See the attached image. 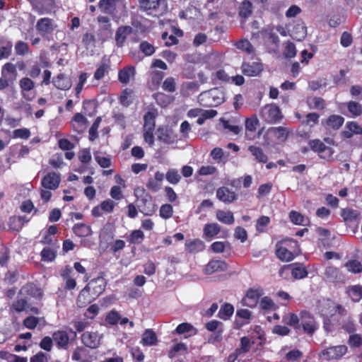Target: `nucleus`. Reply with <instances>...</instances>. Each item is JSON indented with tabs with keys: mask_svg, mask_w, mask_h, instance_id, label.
<instances>
[{
	"mask_svg": "<svg viewBox=\"0 0 362 362\" xmlns=\"http://www.w3.org/2000/svg\"><path fill=\"white\" fill-rule=\"evenodd\" d=\"M345 311L342 305L336 304L334 301L327 300L320 307V313L325 317H331L336 313L342 315Z\"/></svg>",
	"mask_w": 362,
	"mask_h": 362,
	"instance_id": "9",
	"label": "nucleus"
},
{
	"mask_svg": "<svg viewBox=\"0 0 362 362\" xmlns=\"http://www.w3.org/2000/svg\"><path fill=\"white\" fill-rule=\"evenodd\" d=\"M308 145L313 152L317 153L323 159L331 158L334 153L331 146H326L323 141L318 139L310 140Z\"/></svg>",
	"mask_w": 362,
	"mask_h": 362,
	"instance_id": "7",
	"label": "nucleus"
},
{
	"mask_svg": "<svg viewBox=\"0 0 362 362\" xmlns=\"http://www.w3.org/2000/svg\"><path fill=\"white\" fill-rule=\"evenodd\" d=\"M165 178L168 182L173 185L177 184L180 180L181 176L176 169H169L165 175Z\"/></svg>",
	"mask_w": 362,
	"mask_h": 362,
	"instance_id": "55",
	"label": "nucleus"
},
{
	"mask_svg": "<svg viewBox=\"0 0 362 362\" xmlns=\"http://www.w3.org/2000/svg\"><path fill=\"white\" fill-rule=\"evenodd\" d=\"M199 100L201 105L205 107L217 106L223 102V93L218 88H214L201 93Z\"/></svg>",
	"mask_w": 362,
	"mask_h": 362,
	"instance_id": "4",
	"label": "nucleus"
},
{
	"mask_svg": "<svg viewBox=\"0 0 362 362\" xmlns=\"http://www.w3.org/2000/svg\"><path fill=\"white\" fill-rule=\"evenodd\" d=\"M325 278L330 282L334 284H344L345 276L344 274L337 267H327L325 272Z\"/></svg>",
	"mask_w": 362,
	"mask_h": 362,
	"instance_id": "16",
	"label": "nucleus"
},
{
	"mask_svg": "<svg viewBox=\"0 0 362 362\" xmlns=\"http://www.w3.org/2000/svg\"><path fill=\"white\" fill-rule=\"evenodd\" d=\"M144 239V234L141 230H134L128 237V241L131 244L139 245Z\"/></svg>",
	"mask_w": 362,
	"mask_h": 362,
	"instance_id": "47",
	"label": "nucleus"
},
{
	"mask_svg": "<svg viewBox=\"0 0 362 362\" xmlns=\"http://www.w3.org/2000/svg\"><path fill=\"white\" fill-rule=\"evenodd\" d=\"M132 90L129 88L124 89L119 96V103L124 107H128L132 103V100L130 98L132 94Z\"/></svg>",
	"mask_w": 362,
	"mask_h": 362,
	"instance_id": "54",
	"label": "nucleus"
},
{
	"mask_svg": "<svg viewBox=\"0 0 362 362\" xmlns=\"http://www.w3.org/2000/svg\"><path fill=\"white\" fill-rule=\"evenodd\" d=\"M313 102V105H311L309 101H308V104L310 109H315L323 110L325 108L326 104L325 100L321 97H313L311 98Z\"/></svg>",
	"mask_w": 362,
	"mask_h": 362,
	"instance_id": "59",
	"label": "nucleus"
},
{
	"mask_svg": "<svg viewBox=\"0 0 362 362\" xmlns=\"http://www.w3.org/2000/svg\"><path fill=\"white\" fill-rule=\"evenodd\" d=\"M282 322L293 327L296 330L300 329V315L296 313H288L282 317Z\"/></svg>",
	"mask_w": 362,
	"mask_h": 362,
	"instance_id": "31",
	"label": "nucleus"
},
{
	"mask_svg": "<svg viewBox=\"0 0 362 362\" xmlns=\"http://www.w3.org/2000/svg\"><path fill=\"white\" fill-rule=\"evenodd\" d=\"M81 341L86 346L91 349H95L100 344V339L95 332H84L81 336Z\"/></svg>",
	"mask_w": 362,
	"mask_h": 362,
	"instance_id": "27",
	"label": "nucleus"
},
{
	"mask_svg": "<svg viewBox=\"0 0 362 362\" xmlns=\"http://www.w3.org/2000/svg\"><path fill=\"white\" fill-rule=\"evenodd\" d=\"M234 313V307L232 304L225 303L221 306L217 317L223 320H229Z\"/></svg>",
	"mask_w": 362,
	"mask_h": 362,
	"instance_id": "38",
	"label": "nucleus"
},
{
	"mask_svg": "<svg viewBox=\"0 0 362 362\" xmlns=\"http://www.w3.org/2000/svg\"><path fill=\"white\" fill-rule=\"evenodd\" d=\"M235 47L247 54H252L255 51L252 45L246 39L236 42Z\"/></svg>",
	"mask_w": 362,
	"mask_h": 362,
	"instance_id": "49",
	"label": "nucleus"
},
{
	"mask_svg": "<svg viewBox=\"0 0 362 362\" xmlns=\"http://www.w3.org/2000/svg\"><path fill=\"white\" fill-rule=\"evenodd\" d=\"M19 86L22 91H30L34 88L35 83L30 78L24 77L20 80Z\"/></svg>",
	"mask_w": 362,
	"mask_h": 362,
	"instance_id": "63",
	"label": "nucleus"
},
{
	"mask_svg": "<svg viewBox=\"0 0 362 362\" xmlns=\"http://www.w3.org/2000/svg\"><path fill=\"white\" fill-rule=\"evenodd\" d=\"M52 19L49 18H40L36 23V30L43 37H47L56 28Z\"/></svg>",
	"mask_w": 362,
	"mask_h": 362,
	"instance_id": "11",
	"label": "nucleus"
},
{
	"mask_svg": "<svg viewBox=\"0 0 362 362\" xmlns=\"http://www.w3.org/2000/svg\"><path fill=\"white\" fill-rule=\"evenodd\" d=\"M8 74L16 75V65L11 63H6L1 68V76L8 77Z\"/></svg>",
	"mask_w": 362,
	"mask_h": 362,
	"instance_id": "64",
	"label": "nucleus"
},
{
	"mask_svg": "<svg viewBox=\"0 0 362 362\" xmlns=\"http://www.w3.org/2000/svg\"><path fill=\"white\" fill-rule=\"evenodd\" d=\"M248 151L255 157V160L259 163H267L268 161V156L264 153L261 147L257 146H250Z\"/></svg>",
	"mask_w": 362,
	"mask_h": 362,
	"instance_id": "36",
	"label": "nucleus"
},
{
	"mask_svg": "<svg viewBox=\"0 0 362 362\" xmlns=\"http://www.w3.org/2000/svg\"><path fill=\"white\" fill-rule=\"evenodd\" d=\"M220 232L221 226L217 223H206L203 228L204 236L208 240H211Z\"/></svg>",
	"mask_w": 362,
	"mask_h": 362,
	"instance_id": "28",
	"label": "nucleus"
},
{
	"mask_svg": "<svg viewBox=\"0 0 362 362\" xmlns=\"http://www.w3.org/2000/svg\"><path fill=\"white\" fill-rule=\"evenodd\" d=\"M276 257L282 262H291L300 252L298 242L293 238H285L275 245Z\"/></svg>",
	"mask_w": 362,
	"mask_h": 362,
	"instance_id": "1",
	"label": "nucleus"
},
{
	"mask_svg": "<svg viewBox=\"0 0 362 362\" xmlns=\"http://www.w3.org/2000/svg\"><path fill=\"white\" fill-rule=\"evenodd\" d=\"M216 217L218 221L224 224L232 225L235 222L233 214L230 211L217 210Z\"/></svg>",
	"mask_w": 362,
	"mask_h": 362,
	"instance_id": "35",
	"label": "nucleus"
},
{
	"mask_svg": "<svg viewBox=\"0 0 362 362\" xmlns=\"http://www.w3.org/2000/svg\"><path fill=\"white\" fill-rule=\"evenodd\" d=\"M252 4L248 0H244L239 7V16L242 18H247L252 13Z\"/></svg>",
	"mask_w": 362,
	"mask_h": 362,
	"instance_id": "44",
	"label": "nucleus"
},
{
	"mask_svg": "<svg viewBox=\"0 0 362 362\" xmlns=\"http://www.w3.org/2000/svg\"><path fill=\"white\" fill-rule=\"evenodd\" d=\"M156 114L148 111L144 116V129H155Z\"/></svg>",
	"mask_w": 362,
	"mask_h": 362,
	"instance_id": "45",
	"label": "nucleus"
},
{
	"mask_svg": "<svg viewBox=\"0 0 362 362\" xmlns=\"http://www.w3.org/2000/svg\"><path fill=\"white\" fill-rule=\"evenodd\" d=\"M348 111L353 117H358L362 115V105L355 101H349L346 105Z\"/></svg>",
	"mask_w": 362,
	"mask_h": 362,
	"instance_id": "48",
	"label": "nucleus"
},
{
	"mask_svg": "<svg viewBox=\"0 0 362 362\" xmlns=\"http://www.w3.org/2000/svg\"><path fill=\"white\" fill-rule=\"evenodd\" d=\"M53 85L59 90H69L72 83L71 78L66 76L64 74H59L57 76H54L52 79Z\"/></svg>",
	"mask_w": 362,
	"mask_h": 362,
	"instance_id": "24",
	"label": "nucleus"
},
{
	"mask_svg": "<svg viewBox=\"0 0 362 362\" xmlns=\"http://www.w3.org/2000/svg\"><path fill=\"white\" fill-rule=\"evenodd\" d=\"M73 232L76 235L83 238L91 234V228L83 223H78L73 226Z\"/></svg>",
	"mask_w": 362,
	"mask_h": 362,
	"instance_id": "41",
	"label": "nucleus"
},
{
	"mask_svg": "<svg viewBox=\"0 0 362 362\" xmlns=\"http://www.w3.org/2000/svg\"><path fill=\"white\" fill-rule=\"evenodd\" d=\"M341 328L349 335L355 333L357 330L356 325L354 320L350 317L342 320L340 322Z\"/></svg>",
	"mask_w": 362,
	"mask_h": 362,
	"instance_id": "43",
	"label": "nucleus"
},
{
	"mask_svg": "<svg viewBox=\"0 0 362 362\" xmlns=\"http://www.w3.org/2000/svg\"><path fill=\"white\" fill-rule=\"evenodd\" d=\"M307 35V28L304 23H298L293 26L291 36L296 40H301L304 39Z\"/></svg>",
	"mask_w": 362,
	"mask_h": 362,
	"instance_id": "39",
	"label": "nucleus"
},
{
	"mask_svg": "<svg viewBox=\"0 0 362 362\" xmlns=\"http://www.w3.org/2000/svg\"><path fill=\"white\" fill-rule=\"evenodd\" d=\"M61 177L59 174L55 172H49L43 177L41 185L47 189L55 190L59 187Z\"/></svg>",
	"mask_w": 362,
	"mask_h": 362,
	"instance_id": "12",
	"label": "nucleus"
},
{
	"mask_svg": "<svg viewBox=\"0 0 362 362\" xmlns=\"http://www.w3.org/2000/svg\"><path fill=\"white\" fill-rule=\"evenodd\" d=\"M319 119L320 115L318 113L310 112L305 115V119L302 122V124L312 127L319 122Z\"/></svg>",
	"mask_w": 362,
	"mask_h": 362,
	"instance_id": "56",
	"label": "nucleus"
},
{
	"mask_svg": "<svg viewBox=\"0 0 362 362\" xmlns=\"http://www.w3.org/2000/svg\"><path fill=\"white\" fill-rule=\"evenodd\" d=\"M8 226L10 230L16 232H18L23 228L20 218L16 216H13L9 218Z\"/></svg>",
	"mask_w": 362,
	"mask_h": 362,
	"instance_id": "60",
	"label": "nucleus"
},
{
	"mask_svg": "<svg viewBox=\"0 0 362 362\" xmlns=\"http://www.w3.org/2000/svg\"><path fill=\"white\" fill-rule=\"evenodd\" d=\"M259 307L264 310H274L276 309L274 301L268 296L262 298L259 301Z\"/></svg>",
	"mask_w": 362,
	"mask_h": 362,
	"instance_id": "58",
	"label": "nucleus"
},
{
	"mask_svg": "<svg viewBox=\"0 0 362 362\" xmlns=\"http://www.w3.org/2000/svg\"><path fill=\"white\" fill-rule=\"evenodd\" d=\"M361 213L359 211L352 208H344L341 211V216L345 222H353L360 218Z\"/></svg>",
	"mask_w": 362,
	"mask_h": 362,
	"instance_id": "33",
	"label": "nucleus"
},
{
	"mask_svg": "<svg viewBox=\"0 0 362 362\" xmlns=\"http://www.w3.org/2000/svg\"><path fill=\"white\" fill-rule=\"evenodd\" d=\"M139 48L146 57L152 56L156 52L154 45L146 40L141 42Z\"/></svg>",
	"mask_w": 362,
	"mask_h": 362,
	"instance_id": "46",
	"label": "nucleus"
},
{
	"mask_svg": "<svg viewBox=\"0 0 362 362\" xmlns=\"http://www.w3.org/2000/svg\"><path fill=\"white\" fill-rule=\"evenodd\" d=\"M290 221L295 225H303L305 216L300 212L292 210L289 213Z\"/></svg>",
	"mask_w": 362,
	"mask_h": 362,
	"instance_id": "61",
	"label": "nucleus"
},
{
	"mask_svg": "<svg viewBox=\"0 0 362 362\" xmlns=\"http://www.w3.org/2000/svg\"><path fill=\"white\" fill-rule=\"evenodd\" d=\"M52 338L57 346L60 349H67L69 344V337L64 330H57L53 332Z\"/></svg>",
	"mask_w": 362,
	"mask_h": 362,
	"instance_id": "20",
	"label": "nucleus"
},
{
	"mask_svg": "<svg viewBox=\"0 0 362 362\" xmlns=\"http://www.w3.org/2000/svg\"><path fill=\"white\" fill-rule=\"evenodd\" d=\"M263 295L262 288H249L242 299V303L244 306L254 308L258 304L260 298Z\"/></svg>",
	"mask_w": 362,
	"mask_h": 362,
	"instance_id": "8",
	"label": "nucleus"
},
{
	"mask_svg": "<svg viewBox=\"0 0 362 362\" xmlns=\"http://www.w3.org/2000/svg\"><path fill=\"white\" fill-rule=\"evenodd\" d=\"M259 115L262 119L268 124L279 123L283 118L279 107L274 103L265 105L261 109Z\"/></svg>",
	"mask_w": 362,
	"mask_h": 362,
	"instance_id": "3",
	"label": "nucleus"
},
{
	"mask_svg": "<svg viewBox=\"0 0 362 362\" xmlns=\"http://www.w3.org/2000/svg\"><path fill=\"white\" fill-rule=\"evenodd\" d=\"M97 22L100 28L103 31H107L112 34L110 18L107 16H99L97 18Z\"/></svg>",
	"mask_w": 362,
	"mask_h": 362,
	"instance_id": "52",
	"label": "nucleus"
},
{
	"mask_svg": "<svg viewBox=\"0 0 362 362\" xmlns=\"http://www.w3.org/2000/svg\"><path fill=\"white\" fill-rule=\"evenodd\" d=\"M139 4L141 11L154 17L162 16L168 11L165 0H139Z\"/></svg>",
	"mask_w": 362,
	"mask_h": 362,
	"instance_id": "2",
	"label": "nucleus"
},
{
	"mask_svg": "<svg viewBox=\"0 0 362 362\" xmlns=\"http://www.w3.org/2000/svg\"><path fill=\"white\" fill-rule=\"evenodd\" d=\"M137 206L140 212L145 216H151L156 211L155 204L149 195L139 199Z\"/></svg>",
	"mask_w": 362,
	"mask_h": 362,
	"instance_id": "14",
	"label": "nucleus"
},
{
	"mask_svg": "<svg viewBox=\"0 0 362 362\" xmlns=\"http://www.w3.org/2000/svg\"><path fill=\"white\" fill-rule=\"evenodd\" d=\"M228 269V264L221 259H213L209 262L205 266L204 273L207 275H211L215 272H225Z\"/></svg>",
	"mask_w": 362,
	"mask_h": 362,
	"instance_id": "17",
	"label": "nucleus"
},
{
	"mask_svg": "<svg viewBox=\"0 0 362 362\" xmlns=\"http://www.w3.org/2000/svg\"><path fill=\"white\" fill-rule=\"evenodd\" d=\"M344 118L339 115H329L325 120L322 121V124L329 129L338 130L344 124Z\"/></svg>",
	"mask_w": 362,
	"mask_h": 362,
	"instance_id": "19",
	"label": "nucleus"
},
{
	"mask_svg": "<svg viewBox=\"0 0 362 362\" xmlns=\"http://www.w3.org/2000/svg\"><path fill=\"white\" fill-rule=\"evenodd\" d=\"M158 140L165 143L171 144L174 141L173 132L167 127H158L157 129Z\"/></svg>",
	"mask_w": 362,
	"mask_h": 362,
	"instance_id": "40",
	"label": "nucleus"
},
{
	"mask_svg": "<svg viewBox=\"0 0 362 362\" xmlns=\"http://www.w3.org/2000/svg\"><path fill=\"white\" fill-rule=\"evenodd\" d=\"M136 75V68L134 66H127L118 71V80L123 84H127Z\"/></svg>",
	"mask_w": 362,
	"mask_h": 362,
	"instance_id": "22",
	"label": "nucleus"
},
{
	"mask_svg": "<svg viewBox=\"0 0 362 362\" xmlns=\"http://www.w3.org/2000/svg\"><path fill=\"white\" fill-rule=\"evenodd\" d=\"M133 32V29L129 25H121L117 28L115 33L116 45L118 47H123L127 37Z\"/></svg>",
	"mask_w": 362,
	"mask_h": 362,
	"instance_id": "18",
	"label": "nucleus"
},
{
	"mask_svg": "<svg viewBox=\"0 0 362 362\" xmlns=\"http://www.w3.org/2000/svg\"><path fill=\"white\" fill-rule=\"evenodd\" d=\"M141 343L144 346H155L158 343V337L152 329H147L142 334Z\"/></svg>",
	"mask_w": 362,
	"mask_h": 362,
	"instance_id": "32",
	"label": "nucleus"
},
{
	"mask_svg": "<svg viewBox=\"0 0 362 362\" xmlns=\"http://www.w3.org/2000/svg\"><path fill=\"white\" fill-rule=\"evenodd\" d=\"M347 269L354 274L361 273L362 272V264L356 259L349 260L345 263Z\"/></svg>",
	"mask_w": 362,
	"mask_h": 362,
	"instance_id": "53",
	"label": "nucleus"
},
{
	"mask_svg": "<svg viewBox=\"0 0 362 362\" xmlns=\"http://www.w3.org/2000/svg\"><path fill=\"white\" fill-rule=\"evenodd\" d=\"M253 344L254 341H250L247 337H243L240 338V347L236 348V349L239 351L241 354H246L250 351Z\"/></svg>",
	"mask_w": 362,
	"mask_h": 362,
	"instance_id": "51",
	"label": "nucleus"
},
{
	"mask_svg": "<svg viewBox=\"0 0 362 362\" xmlns=\"http://www.w3.org/2000/svg\"><path fill=\"white\" fill-rule=\"evenodd\" d=\"M185 248L189 253L198 252L205 249V244L199 238L188 240L185 242Z\"/></svg>",
	"mask_w": 362,
	"mask_h": 362,
	"instance_id": "30",
	"label": "nucleus"
},
{
	"mask_svg": "<svg viewBox=\"0 0 362 362\" xmlns=\"http://www.w3.org/2000/svg\"><path fill=\"white\" fill-rule=\"evenodd\" d=\"M88 121L81 113L77 112L71 119V124L74 129L78 133L82 132L86 127Z\"/></svg>",
	"mask_w": 362,
	"mask_h": 362,
	"instance_id": "29",
	"label": "nucleus"
},
{
	"mask_svg": "<svg viewBox=\"0 0 362 362\" xmlns=\"http://www.w3.org/2000/svg\"><path fill=\"white\" fill-rule=\"evenodd\" d=\"M162 88L168 93H174L176 90L175 79L172 77L166 78L162 84Z\"/></svg>",
	"mask_w": 362,
	"mask_h": 362,
	"instance_id": "57",
	"label": "nucleus"
},
{
	"mask_svg": "<svg viewBox=\"0 0 362 362\" xmlns=\"http://www.w3.org/2000/svg\"><path fill=\"white\" fill-rule=\"evenodd\" d=\"M242 72L247 76H257L263 70L262 64L260 62H243L241 65Z\"/></svg>",
	"mask_w": 362,
	"mask_h": 362,
	"instance_id": "15",
	"label": "nucleus"
},
{
	"mask_svg": "<svg viewBox=\"0 0 362 362\" xmlns=\"http://www.w3.org/2000/svg\"><path fill=\"white\" fill-rule=\"evenodd\" d=\"M106 283L105 279L102 276H98L90 280L88 284L85 286L96 298L103 293L105 289Z\"/></svg>",
	"mask_w": 362,
	"mask_h": 362,
	"instance_id": "13",
	"label": "nucleus"
},
{
	"mask_svg": "<svg viewBox=\"0 0 362 362\" xmlns=\"http://www.w3.org/2000/svg\"><path fill=\"white\" fill-rule=\"evenodd\" d=\"M288 131L284 127H272L267 130V134L274 136L277 140L286 141L288 136Z\"/></svg>",
	"mask_w": 362,
	"mask_h": 362,
	"instance_id": "34",
	"label": "nucleus"
},
{
	"mask_svg": "<svg viewBox=\"0 0 362 362\" xmlns=\"http://www.w3.org/2000/svg\"><path fill=\"white\" fill-rule=\"evenodd\" d=\"M101 121L102 119L100 117H96L93 124L90 127L88 131V139L90 141H93L98 136V129Z\"/></svg>",
	"mask_w": 362,
	"mask_h": 362,
	"instance_id": "50",
	"label": "nucleus"
},
{
	"mask_svg": "<svg viewBox=\"0 0 362 362\" xmlns=\"http://www.w3.org/2000/svg\"><path fill=\"white\" fill-rule=\"evenodd\" d=\"M120 314L116 310H111L105 317V322L111 325H115L119 323Z\"/></svg>",
	"mask_w": 362,
	"mask_h": 362,
	"instance_id": "62",
	"label": "nucleus"
},
{
	"mask_svg": "<svg viewBox=\"0 0 362 362\" xmlns=\"http://www.w3.org/2000/svg\"><path fill=\"white\" fill-rule=\"evenodd\" d=\"M283 269H291V275L296 279H303L306 277L308 274L306 268L299 263L285 265Z\"/></svg>",
	"mask_w": 362,
	"mask_h": 362,
	"instance_id": "26",
	"label": "nucleus"
},
{
	"mask_svg": "<svg viewBox=\"0 0 362 362\" xmlns=\"http://www.w3.org/2000/svg\"><path fill=\"white\" fill-rule=\"evenodd\" d=\"M354 134H362V127L356 122H347L345 129L341 132V136L343 139H351Z\"/></svg>",
	"mask_w": 362,
	"mask_h": 362,
	"instance_id": "21",
	"label": "nucleus"
},
{
	"mask_svg": "<svg viewBox=\"0 0 362 362\" xmlns=\"http://www.w3.org/2000/svg\"><path fill=\"white\" fill-rule=\"evenodd\" d=\"M197 330L194 326L189 322H182L177 326L173 334H189V336L194 335Z\"/></svg>",
	"mask_w": 362,
	"mask_h": 362,
	"instance_id": "37",
	"label": "nucleus"
},
{
	"mask_svg": "<svg viewBox=\"0 0 362 362\" xmlns=\"http://www.w3.org/2000/svg\"><path fill=\"white\" fill-rule=\"evenodd\" d=\"M216 197L226 204H230L237 199V195L228 187H221L216 190Z\"/></svg>",
	"mask_w": 362,
	"mask_h": 362,
	"instance_id": "23",
	"label": "nucleus"
},
{
	"mask_svg": "<svg viewBox=\"0 0 362 362\" xmlns=\"http://www.w3.org/2000/svg\"><path fill=\"white\" fill-rule=\"evenodd\" d=\"M347 352L346 345H337L329 346L322 351V356L326 360H337L341 358Z\"/></svg>",
	"mask_w": 362,
	"mask_h": 362,
	"instance_id": "10",
	"label": "nucleus"
},
{
	"mask_svg": "<svg viewBox=\"0 0 362 362\" xmlns=\"http://www.w3.org/2000/svg\"><path fill=\"white\" fill-rule=\"evenodd\" d=\"M95 299L96 298L92 295L90 291L84 287L77 297L76 304L79 308H84Z\"/></svg>",
	"mask_w": 362,
	"mask_h": 362,
	"instance_id": "25",
	"label": "nucleus"
},
{
	"mask_svg": "<svg viewBox=\"0 0 362 362\" xmlns=\"http://www.w3.org/2000/svg\"><path fill=\"white\" fill-rule=\"evenodd\" d=\"M57 255V249L51 247H45L40 252L42 262H53L56 259Z\"/></svg>",
	"mask_w": 362,
	"mask_h": 362,
	"instance_id": "42",
	"label": "nucleus"
},
{
	"mask_svg": "<svg viewBox=\"0 0 362 362\" xmlns=\"http://www.w3.org/2000/svg\"><path fill=\"white\" fill-rule=\"evenodd\" d=\"M98 6L102 13L115 17L120 8H125V3L124 0H100Z\"/></svg>",
	"mask_w": 362,
	"mask_h": 362,
	"instance_id": "6",
	"label": "nucleus"
},
{
	"mask_svg": "<svg viewBox=\"0 0 362 362\" xmlns=\"http://www.w3.org/2000/svg\"><path fill=\"white\" fill-rule=\"evenodd\" d=\"M318 327V324L313 314L308 310L300 312V329L302 328L304 333L312 336Z\"/></svg>",
	"mask_w": 362,
	"mask_h": 362,
	"instance_id": "5",
	"label": "nucleus"
}]
</instances>
